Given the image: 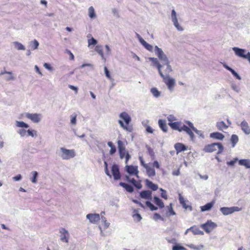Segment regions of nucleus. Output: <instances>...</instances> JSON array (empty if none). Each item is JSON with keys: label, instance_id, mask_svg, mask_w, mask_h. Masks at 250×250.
Here are the masks:
<instances>
[{"label": "nucleus", "instance_id": "1", "mask_svg": "<svg viewBox=\"0 0 250 250\" xmlns=\"http://www.w3.org/2000/svg\"><path fill=\"white\" fill-rule=\"evenodd\" d=\"M148 60L152 62V64L153 66L156 67L158 71V72L161 77L163 79V81L167 87L168 89L170 92H172L174 90V88L175 85V81L172 78H171L169 75H165L162 71V68L163 66L161 65L160 62L156 58L150 57Z\"/></svg>", "mask_w": 250, "mask_h": 250}, {"label": "nucleus", "instance_id": "2", "mask_svg": "<svg viewBox=\"0 0 250 250\" xmlns=\"http://www.w3.org/2000/svg\"><path fill=\"white\" fill-rule=\"evenodd\" d=\"M119 117L122 120L118 121V123L121 127L124 130L131 132L133 131V127L131 125H128L131 121V118L129 115L126 112H122L119 114Z\"/></svg>", "mask_w": 250, "mask_h": 250}, {"label": "nucleus", "instance_id": "3", "mask_svg": "<svg viewBox=\"0 0 250 250\" xmlns=\"http://www.w3.org/2000/svg\"><path fill=\"white\" fill-rule=\"evenodd\" d=\"M58 153L62 160H69L76 156L74 149H68L63 147H60Z\"/></svg>", "mask_w": 250, "mask_h": 250}, {"label": "nucleus", "instance_id": "4", "mask_svg": "<svg viewBox=\"0 0 250 250\" xmlns=\"http://www.w3.org/2000/svg\"><path fill=\"white\" fill-rule=\"evenodd\" d=\"M217 148H218V154L221 153L224 150V146L221 143H214L206 145L204 147L203 150L206 152H212L216 151Z\"/></svg>", "mask_w": 250, "mask_h": 250}, {"label": "nucleus", "instance_id": "5", "mask_svg": "<svg viewBox=\"0 0 250 250\" xmlns=\"http://www.w3.org/2000/svg\"><path fill=\"white\" fill-rule=\"evenodd\" d=\"M235 55L237 57L247 60L250 63V52L245 49L240 48L237 47H233L232 48Z\"/></svg>", "mask_w": 250, "mask_h": 250}, {"label": "nucleus", "instance_id": "6", "mask_svg": "<svg viewBox=\"0 0 250 250\" xmlns=\"http://www.w3.org/2000/svg\"><path fill=\"white\" fill-rule=\"evenodd\" d=\"M154 51L155 55L158 57L157 59L159 62V60L162 63L166 62H167L169 61L166 54L164 53L163 50L159 48L158 46L156 45L154 47Z\"/></svg>", "mask_w": 250, "mask_h": 250}, {"label": "nucleus", "instance_id": "7", "mask_svg": "<svg viewBox=\"0 0 250 250\" xmlns=\"http://www.w3.org/2000/svg\"><path fill=\"white\" fill-rule=\"evenodd\" d=\"M60 239L61 242L68 243L70 238V234L65 228H61L59 229Z\"/></svg>", "mask_w": 250, "mask_h": 250}, {"label": "nucleus", "instance_id": "8", "mask_svg": "<svg viewBox=\"0 0 250 250\" xmlns=\"http://www.w3.org/2000/svg\"><path fill=\"white\" fill-rule=\"evenodd\" d=\"M242 208L238 207H222L220 210L224 215H228L234 212L241 211Z\"/></svg>", "mask_w": 250, "mask_h": 250}, {"label": "nucleus", "instance_id": "9", "mask_svg": "<svg viewBox=\"0 0 250 250\" xmlns=\"http://www.w3.org/2000/svg\"><path fill=\"white\" fill-rule=\"evenodd\" d=\"M217 226L216 224L211 220H208L206 223L201 225L202 228L208 233L212 231Z\"/></svg>", "mask_w": 250, "mask_h": 250}, {"label": "nucleus", "instance_id": "10", "mask_svg": "<svg viewBox=\"0 0 250 250\" xmlns=\"http://www.w3.org/2000/svg\"><path fill=\"white\" fill-rule=\"evenodd\" d=\"M24 116L26 118L30 119L34 123H39L42 118V115L40 113H25Z\"/></svg>", "mask_w": 250, "mask_h": 250}, {"label": "nucleus", "instance_id": "11", "mask_svg": "<svg viewBox=\"0 0 250 250\" xmlns=\"http://www.w3.org/2000/svg\"><path fill=\"white\" fill-rule=\"evenodd\" d=\"M171 20L174 26L176 27L177 30L179 31H182L184 30L183 28L178 23L177 13L174 9H173L171 11Z\"/></svg>", "mask_w": 250, "mask_h": 250}, {"label": "nucleus", "instance_id": "12", "mask_svg": "<svg viewBox=\"0 0 250 250\" xmlns=\"http://www.w3.org/2000/svg\"><path fill=\"white\" fill-rule=\"evenodd\" d=\"M117 145L120 157L122 159L125 157V155L127 152L126 151L125 146L122 141L118 140L117 142Z\"/></svg>", "mask_w": 250, "mask_h": 250}, {"label": "nucleus", "instance_id": "13", "mask_svg": "<svg viewBox=\"0 0 250 250\" xmlns=\"http://www.w3.org/2000/svg\"><path fill=\"white\" fill-rule=\"evenodd\" d=\"M111 172L115 180H118L121 178V175L118 165L116 164L112 165L111 167Z\"/></svg>", "mask_w": 250, "mask_h": 250}, {"label": "nucleus", "instance_id": "14", "mask_svg": "<svg viewBox=\"0 0 250 250\" xmlns=\"http://www.w3.org/2000/svg\"><path fill=\"white\" fill-rule=\"evenodd\" d=\"M86 218L92 224H95L100 220V216L97 213H89L86 215Z\"/></svg>", "mask_w": 250, "mask_h": 250}, {"label": "nucleus", "instance_id": "15", "mask_svg": "<svg viewBox=\"0 0 250 250\" xmlns=\"http://www.w3.org/2000/svg\"><path fill=\"white\" fill-rule=\"evenodd\" d=\"M126 171L129 173L130 175H135L137 177H138V173L139 171L138 170V167L137 166H133L132 165L126 166Z\"/></svg>", "mask_w": 250, "mask_h": 250}, {"label": "nucleus", "instance_id": "16", "mask_svg": "<svg viewBox=\"0 0 250 250\" xmlns=\"http://www.w3.org/2000/svg\"><path fill=\"white\" fill-rule=\"evenodd\" d=\"M179 200L180 204L182 206L183 208H184L185 209H189L190 211H192V208L191 205H188L187 204V203H188V201L185 200L181 194H179Z\"/></svg>", "mask_w": 250, "mask_h": 250}, {"label": "nucleus", "instance_id": "17", "mask_svg": "<svg viewBox=\"0 0 250 250\" xmlns=\"http://www.w3.org/2000/svg\"><path fill=\"white\" fill-rule=\"evenodd\" d=\"M182 131L186 132V133L190 137L191 140L193 141L194 140L195 136L193 133V131L188 125L187 126L185 125H183L182 128Z\"/></svg>", "mask_w": 250, "mask_h": 250}, {"label": "nucleus", "instance_id": "18", "mask_svg": "<svg viewBox=\"0 0 250 250\" xmlns=\"http://www.w3.org/2000/svg\"><path fill=\"white\" fill-rule=\"evenodd\" d=\"M240 125L241 130L246 135H248L250 134V126L247 121L243 120Z\"/></svg>", "mask_w": 250, "mask_h": 250}, {"label": "nucleus", "instance_id": "19", "mask_svg": "<svg viewBox=\"0 0 250 250\" xmlns=\"http://www.w3.org/2000/svg\"><path fill=\"white\" fill-rule=\"evenodd\" d=\"M168 125L173 130H177L179 132H182V123L180 121L174 122L173 123H168Z\"/></svg>", "mask_w": 250, "mask_h": 250}, {"label": "nucleus", "instance_id": "20", "mask_svg": "<svg viewBox=\"0 0 250 250\" xmlns=\"http://www.w3.org/2000/svg\"><path fill=\"white\" fill-rule=\"evenodd\" d=\"M140 196L142 199L151 200L152 192L150 190H142L140 192Z\"/></svg>", "mask_w": 250, "mask_h": 250}, {"label": "nucleus", "instance_id": "21", "mask_svg": "<svg viewBox=\"0 0 250 250\" xmlns=\"http://www.w3.org/2000/svg\"><path fill=\"white\" fill-rule=\"evenodd\" d=\"M2 75H4L3 78L6 81L13 80L14 79V78L13 76L12 73L11 72H7L6 71H2L0 73V76H2Z\"/></svg>", "mask_w": 250, "mask_h": 250}, {"label": "nucleus", "instance_id": "22", "mask_svg": "<svg viewBox=\"0 0 250 250\" xmlns=\"http://www.w3.org/2000/svg\"><path fill=\"white\" fill-rule=\"evenodd\" d=\"M223 66L224 68H225L228 70L229 71L231 74L235 77L237 79L240 80L241 79V77L240 75L232 68L228 65L226 63H223Z\"/></svg>", "mask_w": 250, "mask_h": 250}, {"label": "nucleus", "instance_id": "23", "mask_svg": "<svg viewBox=\"0 0 250 250\" xmlns=\"http://www.w3.org/2000/svg\"><path fill=\"white\" fill-rule=\"evenodd\" d=\"M161 65H163V66L162 67V69L163 68H165L164 72H165V75H169V73L172 71L171 66L170 65V62H167L165 63H163L162 64H161Z\"/></svg>", "mask_w": 250, "mask_h": 250}, {"label": "nucleus", "instance_id": "24", "mask_svg": "<svg viewBox=\"0 0 250 250\" xmlns=\"http://www.w3.org/2000/svg\"><path fill=\"white\" fill-rule=\"evenodd\" d=\"M174 148L176 149L177 154L187 149V147L185 145L180 143L175 144L174 145Z\"/></svg>", "mask_w": 250, "mask_h": 250}, {"label": "nucleus", "instance_id": "25", "mask_svg": "<svg viewBox=\"0 0 250 250\" xmlns=\"http://www.w3.org/2000/svg\"><path fill=\"white\" fill-rule=\"evenodd\" d=\"M214 203H215L214 201H212L209 203L206 204L204 206L200 207L201 211L204 212V211L210 210L211 209V208L213 207Z\"/></svg>", "mask_w": 250, "mask_h": 250}, {"label": "nucleus", "instance_id": "26", "mask_svg": "<svg viewBox=\"0 0 250 250\" xmlns=\"http://www.w3.org/2000/svg\"><path fill=\"white\" fill-rule=\"evenodd\" d=\"M187 124L192 129V130L195 132L197 135L204 138V135L202 132L201 130H198L194 126L193 124L190 121H187L186 122Z\"/></svg>", "mask_w": 250, "mask_h": 250}, {"label": "nucleus", "instance_id": "27", "mask_svg": "<svg viewBox=\"0 0 250 250\" xmlns=\"http://www.w3.org/2000/svg\"><path fill=\"white\" fill-rule=\"evenodd\" d=\"M209 137L211 138L218 140H223L225 137L224 135L221 133L215 132L210 134Z\"/></svg>", "mask_w": 250, "mask_h": 250}, {"label": "nucleus", "instance_id": "28", "mask_svg": "<svg viewBox=\"0 0 250 250\" xmlns=\"http://www.w3.org/2000/svg\"><path fill=\"white\" fill-rule=\"evenodd\" d=\"M95 51L99 54V55L101 56L102 59L104 62L106 61V58L104 57V52L103 51L102 46L101 45H96L95 47Z\"/></svg>", "mask_w": 250, "mask_h": 250}, {"label": "nucleus", "instance_id": "29", "mask_svg": "<svg viewBox=\"0 0 250 250\" xmlns=\"http://www.w3.org/2000/svg\"><path fill=\"white\" fill-rule=\"evenodd\" d=\"M145 182L146 186L153 191H156L158 188V186L157 185L153 183L152 182L149 181L148 179H146L145 180Z\"/></svg>", "mask_w": 250, "mask_h": 250}, {"label": "nucleus", "instance_id": "30", "mask_svg": "<svg viewBox=\"0 0 250 250\" xmlns=\"http://www.w3.org/2000/svg\"><path fill=\"white\" fill-rule=\"evenodd\" d=\"M216 126L219 130L222 131L229 127V125H227L223 121L217 122Z\"/></svg>", "mask_w": 250, "mask_h": 250}, {"label": "nucleus", "instance_id": "31", "mask_svg": "<svg viewBox=\"0 0 250 250\" xmlns=\"http://www.w3.org/2000/svg\"><path fill=\"white\" fill-rule=\"evenodd\" d=\"M158 125L160 128L164 132L167 131V126L166 124V121L164 120L160 119L158 121Z\"/></svg>", "mask_w": 250, "mask_h": 250}, {"label": "nucleus", "instance_id": "32", "mask_svg": "<svg viewBox=\"0 0 250 250\" xmlns=\"http://www.w3.org/2000/svg\"><path fill=\"white\" fill-rule=\"evenodd\" d=\"M132 217L134 220L137 222L140 221L142 219L141 215L139 213V210L136 209L133 210Z\"/></svg>", "mask_w": 250, "mask_h": 250}, {"label": "nucleus", "instance_id": "33", "mask_svg": "<svg viewBox=\"0 0 250 250\" xmlns=\"http://www.w3.org/2000/svg\"><path fill=\"white\" fill-rule=\"evenodd\" d=\"M238 164L240 166H244L246 168H250V159H241L238 161Z\"/></svg>", "mask_w": 250, "mask_h": 250}, {"label": "nucleus", "instance_id": "34", "mask_svg": "<svg viewBox=\"0 0 250 250\" xmlns=\"http://www.w3.org/2000/svg\"><path fill=\"white\" fill-rule=\"evenodd\" d=\"M150 92L155 98H158L161 96V92L159 91L156 87H152L150 89Z\"/></svg>", "mask_w": 250, "mask_h": 250}, {"label": "nucleus", "instance_id": "35", "mask_svg": "<svg viewBox=\"0 0 250 250\" xmlns=\"http://www.w3.org/2000/svg\"><path fill=\"white\" fill-rule=\"evenodd\" d=\"M39 46V42L36 40H34L29 42V48L32 50H35L38 49Z\"/></svg>", "mask_w": 250, "mask_h": 250}, {"label": "nucleus", "instance_id": "36", "mask_svg": "<svg viewBox=\"0 0 250 250\" xmlns=\"http://www.w3.org/2000/svg\"><path fill=\"white\" fill-rule=\"evenodd\" d=\"M119 185L124 188L127 191L130 193H132L134 191V188L133 187L130 185L127 184L123 182H120L119 183Z\"/></svg>", "mask_w": 250, "mask_h": 250}, {"label": "nucleus", "instance_id": "37", "mask_svg": "<svg viewBox=\"0 0 250 250\" xmlns=\"http://www.w3.org/2000/svg\"><path fill=\"white\" fill-rule=\"evenodd\" d=\"M145 168L146 169L147 174L149 177H153L155 175V170L153 167H151L148 166Z\"/></svg>", "mask_w": 250, "mask_h": 250}, {"label": "nucleus", "instance_id": "38", "mask_svg": "<svg viewBox=\"0 0 250 250\" xmlns=\"http://www.w3.org/2000/svg\"><path fill=\"white\" fill-rule=\"evenodd\" d=\"M88 15L91 19H95L96 17V14L94 8L93 6H90L88 9Z\"/></svg>", "mask_w": 250, "mask_h": 250}, {"label": "nucleus", "instance_id": "39", "mask_svg": "<svg viewBox=\"0 0 250 250\" xmlns=\"http://www.w3.org/2000/svg\"><path fill=\"white\" fill-rule=\"evenodd\" d=\"M154 203L160 208H163L164 207V204L159 197L157 196L154 197Z\"/></svg>", "mask_w": 250, "mask_h": 250}, {"label": "nucleus", "instance_id": "40", "mask_svg": "<svg viewBox=\"0 0 250 250\" xmlns=\"http://www.w3.org/2000/svg\"><path fill=\"white\" fill-rule=\"evenodd\" d=\"M238 140L239 138L237 135L233 134L231 135L230 142L231 143L232 147H234L235 146L236 144L238 143Z\"/></svg>", "mask_w": 250, "mask_h": 250}, {"label": "nucleus", "instance_id": "41", "mask_svg": "<svg viewBox=\"0 0 250 250\" xmlns=\"http://www.w3.org/2000/svg\"><path fill=\"white\" fill-rule=\"evenodd\" d=\"M16 125L18 127L22 128H27L29 127V125L22 121H16Z\"/></svg>", "mask_w": 250, "mask_h": 250}, {"label": "nucleus", "instance_id": "42", "mask_svg": "<svg viewBox=\"0 0 250 250\" xmlns=\"http://www.w3.org/2000/svg\"><path fill=\"white\" fill-rule=\"evenodd\" d=\"M190 229L194 235H203L204 234L203 231L200 230L198 228L191 227L190 228Z\"/></svg>", "mask_w": 250, "mask_h": 250}, {"label": "nucleus", "instance_id": "43", "mask_svg": "<svg viewBox=\"0 0 250 250\" xmlns=\"http://www.w3.org/2000/svg\"><path fill=\"white\" fill-rule=\"evenodd\" d=\"M107 145L109 147H110L109 154L111 155H113L116 152V148L115 146L114 145L113 143L111 142H108L107 143Z\"/></svg>", "mask_w": 250, "mask_h": 250}, {"label": "nucleus", "instance_id": "44", "mask_svg": "<svg viewBox=\"0 0 250 250\" xmlns=\"http://www.w3.org/2000/svg\"><path fill=\"white\" fill-rule=\"evenodd\" d=\"M13 44L15 46V47L18 49V50H25V46L21 44V43L18 42H14Z\"/></svg>", "mask_w": 250, "mask_h": 250}, {"label": "nucleus", "instance_id": "45", "mask_svg": "<svg viewBox=\"0 0 250 250\" xmlns=\"http://www.w3.org/2000/svg\"><path fill=\"white\" fill-rule=\"evenodd\" d=\"M32 177L30 178V180L33 183H36L37 182V178L38 176V173L36 171H33L31 173Z\"/></svg>", "mask_w": 250, "mask_h": 250}, {"label": "nucleus", "instance_id": "46", "mask_svg": "<svg viewBox=\"0 0 250 250\" xmlns=\"http://www.w3.org/2000/svg\"><path fill=\"white\" fill-rule=\"evenodd\" d=\"M88 47H90L91 45H96L98 41L93 37L88 39L87 41Z\"/></svg>", "mask_w": 250, "mask_h": 250}, {"label": "nucleus", "instance_id": "47", "mask_svg": "<svg viewBox=\"0 0 250 250\" xmlns=\"http://www.w3.org/2000/svg\"><path fill=\"white\" fill-rule=\"evenodd\" d=\"M146 49L147 50L152 52L153 51V47L152 45L147 43L145 41L143 42L142 43H141Z\"/></svg>", "mask_w": 250, "mask_h": 250}, {"label": "nucleus", "instance_id": "48", "mask_svg": "<svg viewBox=\"0 0 250 250\" xmlns=\"http://www.w3.org/2000/svg\"><path fill=\"white\" fill-rule=\"evenodd\" d=\"M167 208H168V211L167 212V216H169L175 215L176 213L172 207V204H170L169 206L167 207Z\"/></svg>", "mask_w": 250, "mask_h": 250}, {"label": "nucleus", "instance_id": "49", "mask_svg": "<svg viewBox=\"0 0 250 250\" xmlns=\"http://www.w3.org/2000/svg\"><path fill=\"white\" fill-rule=\"evenodd\" d=\"M101 222L104 224V229H107L110 225V223L107 222L106 219V218L103 216H102L101 217Z\"/></svg>", "mask_w": 250, "mask_h": 250}, {"label": "nucleus", "instance_id": "50", "mask_svg": "<svg viewBox=\"0 0 250 250\" xmlns=\"http://www.w3.org/2000/svg\"><path fill=\"white\" fill-rule=\"evenodd\" d=\"M146 204L147 206V207H148L152 211L156 210L158 209V208L157 207H155L149 201H146Z\"/></svg>", "mask_w": 250, "mask_h": 250}, {"label": "nucleus", "instance_id": "51", "mask_svg": "<svg viewBox=\"0 0 250 250\" xmlns=\"http://www.w3.org/2000/svg\"><path fill=\"white\" fill-rule=\"evenodd\" d=\"M172 250H187V249L183 246L176 244L172 247Z\"/></svg>", "mask_w": 250, "mask_h": 250}, {"label": "nucleus", "instance_id": "52", "mask_svg": "<svg viewBox=\"0 0 250 250\" xmlns=\"http://www.w3.org/2000/svg\"><path fill=\"white\" fill-rule=\"evenodd\" d=\"M27 135L29 136H31L32 137H35L37 136V131L33 129H28L27 130Z\"/></svg>", "mask_w": 250, "mask_h": 250}, {"label": "nucleus", "instance_id": "53", "mask_svg": "<svg viewBox=\"0 0 250 250\" xmlns=\"http://www.w3.org/2000/svg\"><path fill=\"white\" fill-rule=\"evenodd\" d=\"M188 247L192 249H194V250H200L201 249H203L204 247L203 245H202L196 246L193 244H190V245H188Z\"/></svg>", "mask_w": 250, "mask_h": 250}, {"label": "nucleus", "instance_id": "54", "mask_svg": "<svg viewBox=\"0 0 250 250\" xmlns=\"http://www.w3.org/2000/svg\"><path fill=\"white\" fill-rule=\"evenodd\" d=\"M17 133L20 135L21 137H24L26 133H27V130H26L24 128H21L17 131Z\"/></svg>", "mask_w": 250, "mask_h": 250}, {"label": "nucleus", "instance_id": "55", "mask_svg": "<svg viewBox=\"0 0 250 250\" xmlns=\"http://www.w3.org/2000/svg\"><path fill=\"white\" fill-rule=\"evenodd\" d=\"M167 119L169 123H173V122L177 120V118L173 115L170 114L167 117Z\"/></svg>", "mask_w": 250, "mask_h": 250}, {"label": "nucleus", "instance_id": "56", "mask_svg": "<svg viewBox=\"0 0 250 250\" xmlns=\"http://www.w3.org/2000/svg\"><path fill=\"white\" fill-rule=\"evenodd\" d=\"M153 219L155 221H157L158 220L164 221V218L159 213H155L154 214Z\"/></svg>", "mask_w": 250, "mask_h": 250}, {"label": "nucleus", "instance_id": "57", "mask_svg": "<svg viewBox=\"0 0 250 250\" xmlns=\"http://www.w3.org/2000/svg\"><path fill=\"white\" fill-rule=\"evenodd\" d=\"M231 88L235 92L238 93L240 91V87L235 83H232L231 84Z\"/></svg>", "mask_w": 250, "mask_h": 250}, {"label": "nucleus", "instance_id": "58", "mask_svg": "<svg viewBox=\"0 0 250 250\" xmlns=\"http://www.w3.org/2000/svg\"><path fill=\"white\" fill-rule=\"evenodd\" d=\"M104 170L105 174L109 176L110 178H111V175L110 174L108 167H107V163L106 162H104Z\"/></svg>", "mask_w": 250, "mask_h": 250}, {"label": "nucleus", "instance_id": "59", "mask_svg": "<svg viewBox=\"0 0 250 250\" xmlns=\"http://www.w3.org/2000/svg\"><path fill=\"white\" fill-rule=\"evenodd\" d=\"M166 240L167 241L168 243L175 244L176 245L177 244V240L175 238H169V237H166Z\"/></svg>", "mask_w": 250, "mask_h": 250}, {"label": "nucleus", "instance_id": "60", "mask_svg": "<svg viewBox=\"0 0 250 250\" xmlns=\"http://www.w3.org/2000/svg\"><path fill=\"white\" fill-rule=\"evenodd\" d=\"M160 190L162 191L161 195V197L167 200V191L162 188H160Z\"/></svg>", "mask_w": 250, "mask_h": 250}, {"label": "nucleus", "instance_id": "61", "mask_svg": "<svg viewBox=\"0 0 250 250\" xmlns=\"http://www.w3.org/2000/svg\"><path fill=\"white\" fill-rule=\"evenodd\" d=\"M237 161H239L238 159L237 158H235L233 160L227 162V164L229 166H233Z\"/></svg>", "mask_w": 250, "mask_h": 250}, {"label": "nucleus", "instance_id": "62", "mask_svg": "<svg viewBox=\"0 0 250 250\" xmlns=\"http://www.w3.org/2000/svg\"><path fill=\"white\" fill-rule=\"evenodd\" d=\"M104 70L105 75L106 77L110 80L112 79V78L110 76V75L109 71H108L107 68L106 66H105L104 67Z\"/></svg>", "mask_w": 250, "mask_h": 250}, {"label": "nucleus", "instance_id": "63", "mask_svg": "<svg viewBox=\"0 0 250 250\" xmlns=\"http://www.w3.org/2000/svg\"><path fill=\"white\" fill-rule=\"evenodd\" d=\"M76 117H77L76 115H75L74 116H72V115L71 116L70 123H71V124H72V125H76V122H77Z\"/></svg>", "mask_w": 250, "mask_h": 250}, {"label": "nucleus", "instance_id": "64", "mask_svg": "<svg viewBox=\"0 0 250 250\" xmlns=\"http://www.w3.org/2000/svg\"><path fill=\"white\" fill-rule=\"evenodd\" d=\"M43 66L47 70L49 71H52L53 70V67L50 65V64L48 63H44L43 64Z\"/></svg>", "mask_w": 250, "mask_h": 250}]
</instances>
